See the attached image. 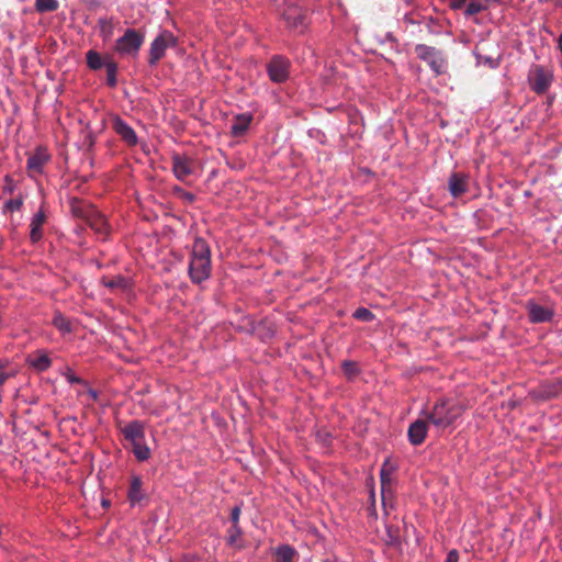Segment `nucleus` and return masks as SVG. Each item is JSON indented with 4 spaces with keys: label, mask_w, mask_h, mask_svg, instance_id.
<instances>
[{
    "label": "nucleus",
    "mask_w": 562,
    "mask_h": 562,
    "mask_svg": "<svg viewBox=\"0 0 562 562\" xmlns=\"http://www.w3.org/2000/svg\"><path fill=\"white\" fill-rule=\"evenodd\" d=\"M448 190L453 198H459L469 190V176L463 172H452L448 179Z\"/></svg>",
    "instance_id": "ddd939ff"
},
{
    "label": "nucleus",
    "mask_w": 562,
    "mask_h": 562,
    "mask_svg": "<svg viewBox=\"0 0 562 562\" xmlns=\"http://www.w3.org/2000/svg\"><path fill=\"white\" fill-rule=\"evenodd\" d=\"M483 10H485V7L483 4H481L480 2L472 1L468 4L464 13L465 15L471 16L482 12Z\"/></svg>",
    "instance_id": "c9c22d12"
},
{
    "label": "nucleus",
    "mask_w": 562,
    "mask_h": 562,
    "mask_svg": "<svg viewBox=\"0 0 562 562\" xmlns=\"http://www.w3.org/2000/svg\"><path fill=\"white\" fill-rule=\"evenodd\" d=\"M176 44V36L169 31H162L150 44L148 64L156 65L165 56L166 49Z\"/></svg>",
    "instance_id": "423d86ee"
},
{
    "label": "nucleus",
    "mask_w": 562,
    "mask_h": 562,
    "mask_svg": "<svg viewBox=\"0 0 562 562\" xmlns=\"http://www.w3.org/2000/svg\"><path fill=\"white\" fill-rule=\"evenodd\" d=\"M70 209L74 216L78 218L87 221L88 214L90 213V209H93L92 206L85 205L80 200L72 199L70 201Z\"/></svg>",
    "instance_id": "bb28decb"
},
{
    "label": "nucleus",
    "mask_w": 562,
    "mask_h": 562,
    "mask_svg": "<svg viewBox=\"0 0 562 562\" xmlns=\"http://www.w3.org/2000/svg\"><path fill=\"white\" fill-rule=\"evenodd\" d=\"M241 528L239 526H232L227 529L226 543L229 547L240 550L244 548V544L241 543Z\"/></svg>",
    "instance_id": "412c9836"
},
{
    "label": "nucleus",
    "mask_w": 562,
    "mask_h": 562,
    "mask_svg": "<svg viewBox=\"0 0 562 562\" xmlns=\"http://www.w3.org/2000/svg\"><path fill=\"white\" fill-rule=\"evenodd\" d=\"M341 369L344 373L349 378L352 379L356 375L359 374V368L358 364L355 361L351 360H345L341 363Z\"/></svg>",
    "instance_id": "72a5a7b5"
},
{
    "label": "nucleus",
    "mask_w": 562,
    "mask_h": 562,
    "mask_svg": "<svg viewBox=\"0 0 562 562\" xmlns=\"http://www.w3.org/2000/svg\"><path fill=\"white\" fill-rule=\"evenodd\" d=\"M459 561V553L457 550H451L448 552L446 561L445 562H458Z\"/></svg>",
    "instance_id": "a19ab883"
},
{
    "label": "nucleus",
    "mask_w": 562,
    "mask_h": 562,
    "mask_svg": "<svg viewBox=\"0 0 562 562\" xmlns=\"http://www.w3.org/2000/svg\"><path fill=\"white\" fill-rule=\"evenodd\" d=\"M171 169L175 177L182 182L194 173L195 162L187 155L173 154L171 156Z\"/></svg>",
    "instance_id": "6e6552de"
},
{
    "label": "nucleus",
    "mask_w": 562,
    "mask_h": 562,
    "mask_svg": "<svg viewBox=\"0 0 562 562\" xmlns=\"http://www.w3.org/2000/svg\"><path fill=\"white\" fill-rule=\"evenodd\" d=\"M427 418H418L408 427L407 436L413 446H419L425 441L427 435Z\"/></svg>",
    "instance_id": "2eb2a0df"
},
{
    "label": "nucleus",
    "mask_w": 562,
    "mask_h": 562,
    "mask_svg": "<svg viewBox=\"0 0 562 562\" xmlns=\"http://www.w3.org/2000/svg\"><path fill=\"white\" fill-rule=\"evenodd\" d=\"M23 205V199L22 196H19L16 199H10L8 200L4 205L3 210L9 212L19 211Z\"/></svg>",
    "instance_id": "f704fd0d"
},
{
    "label": "nucleus",
    "mask_w": 562,
    "mask_h": 562,
    "mask_svg": "<svg viewBox=\"0 0 562 562\" xmlns=\"http://www.w3.org/2000/svg\"><path fill=\"white\" fill-rule=\"evenodd\" d=\"M415 53L417 57L428 64L430 69L437 75H441L446 70L447 59L443 56L441 50L432 46H428L425 44H418L415 47Z\"/></svg>",
    "instance_id": "39448f33"
},
{
    "label": "nucleus",
    "mask_w": 562,
    "mask_h": 562,
    "mask_svg": "<svg viewBox=\"0 0 562 562\" xmlns=\"http://www.w3.org/2000/svg\"><path fill=\"white\" fill-rule=\"evenodd\" d=\"M112 130L130 147L137 144L138 137L132 126H130L121 116L114 115L111 119Z\"/></svg>",
    "instance_id": "9d476101"
},
{
    "label": "nucleus",
    "mask_w": 562,
    "mask_h": 562,
    "mask_svg": "<svg viewBox=\"0 0 562 562\" xmlns=\"http://www.w3.org/2000/svg\"><path fill=\"white\" fill-rule=\"evenodd\" d=\"M88 396L92 400V401H97L98 400V392L93 389H90L88 391Z\"/></svg>",
    "instance_id": "79ce46f5"
},
{
    "label": "nucleus",
    "mask_w": 562,
    "mask_h": 562,
    "mask_svg": "<svg viewBox=\"0 0 562 562\" xmlns=\"http://www.w3.org/2000/svg\"><path fill=\"white\" fill-rule=\"evenodd\" d=\"M211 249L207 241L196 237L192 245L189 277L192 283L200 284L211 277Z\"/></svg>",
    "instance_id": "f257e3e1"
},
{
    "label": "nucleus",
    "mask_w": 562,
    "mask_h": 562,
    "mask_svg": "<svg viewBox=\"0 0 562 562\" xmlns=\"http://www.w3.org/2000/svg\"><path fill=\"white\" fill-rule=\"evenodd\" d=\"M384 541L390 547L401 546V530L397 526L386 525Z\"/></svg>",
    "instance_id": "5701e85b"
},
{
    "label": "nucleus",
    "mask_w": 562,
    "mask_h": 562,
    "mask_svg": "<svg viewBox=\"0 0 562 562\" xmlns=\"http://www.w3.org/2000/svg\"><path fill=\"white\" fill-rule=\"evenodd\" d=\"M240 514H241V508L240 506H235L232 512H231V521H232V526H239V517H240Z\"/></svg>",
    "instance_id": "4c0bfd02"
},
{
    "label": "nucleus",
    "mask_w": 562,
    "mask_h": 562,
    "mask_svg": "<svg viewBox=\"0 0 562 562\" xmlns=\"http://www.w3.org/2000/svg\"><path fill=\"white\" fill-rule=\"evenodd\" d=\"M352 317L356 318L357 321L369 323V322L374 321L375 315L370 310H368L366 307H358L353 312Z\"/></svg>",
    "instance_id": "473e14b6"
},
{
    "label": "nucleus",
    "mask_w": 562,
    "mask_h": 562,
    "mask_svg": "<svg viewBox=\"0 0 562 562\" xmlns=\"http://www.w3.org/2000/svg\"><path fill=\"white\" fill-rule=\"evenodd\" d=\"M46 222V214L43 209H40L31 220L30 224V239L33 244H36L43 238V226Z\"/></svg>",
    "instance_id": "dca6fc26"
},
{
    "label": "nucleus",
    "mask_w": 562,
    "mask_h": 562,
    "mask_svg": "<svg viewBox=\"0 0 562 562\" xmlns=\"http://www.w3.org/2000/svg\"><path fill=\"white\" fill-rule=\"evenodd\" d=\"M297 552L291 546H280L276 550V562H294Z\"/></svg>",
    "instance_id": "4be33fe9"
},
{
    "label": "nucleus",
    "mask_w": 562,
    "mask_h": 562,
    "mask_svg": "<svg viewBox=\"0 0 562 562\" xmlns=\"http://www.w3.org/2000/svg\"><path fill=\"white\" fill-rule=\"evenodd\" d=\"M99 27H100V36L103 40H109L113 35V23L112 20H109L106 18H101L98 21Z\"/></svg>",
    "instance_id": "c756f323"
},
{
    "label": "nucleus",
    "mask_w": 562,
    "mask_h": 562,
    "mask_svg": "<svg viewBox=\"0 0 562 562\" xmlns=\"http://www.w3.org/2000/svg\"><path fill=\"white\" fill-rule=\"evenodd\" d=\"M49 160V155L46 153V149L38 147L35 153L31 155L27 159V170L31 172L41 173L43 171L44 165Z\"/></svg>",
    "instance_id": "f3484780"
},
{
    "label": "nucleus",
    "mask_w": 562,
    "mask_h": 562,
    "mask_svg": "<svg viewBox=\"0 0 562 562\" xmlns=\"http://www.w3.org/2000/svg\"><path fill=\"white\" fill-rule=\"evenodd\" d=\"M86 63L91 70H99L106 67V55L102 57L97 50L90 49L86 53Z\"/></svg>",
    "instance_id": "aec40b11"
},
{
    "label": "nucleus",
    "mask_w": 562,
    "mask_h": 562,
    "mask_svg": "<svg viewBox=\"0 0 562 562\" xmlns=\"http://www.w3.org/2000/svg\"><path fill=\"white\" fill-rule=\"evenodd\" d=\"M145 34L135 29H127L115 41L114 50L121 56H136L144 44Z\"/></svg>",
    "instance_id": "7ed1b4c3"
},
{
    "label": "nucleus",
    "mask_w": 562,
    "mask_h": 562,
    "mask_svg": "<svg viewBox=\"0 0 562 562\" xmlns=\"http://www.w3.org/2000/svg\"><path fill=\"white\" fill-rule=\"evenodd\" d=\"M286 26L296 32H303L307 26V16L304 10L296 5L288 7L283 13Z\"/></svg>",
    "instance_id": "1a4fd4ad"
},
{
    "label": "nucleus",
    "mask_w": 562,
    "mask_h": 562,
    "mask_svg": "<svg viewBox=\"0 0 562 562\" xmlns=\"http://www.w3.org/2000/svg\"><path fill=\"white\" fill-rule=\"evenodd\" d=\"M530 89L537 94H544L553 82V72L542 65H532L528 72Z\"/></svg>",
    "instance_id": "20e7f679"
},
{
    "label": "nucleus",
    "mask_w": 562,
    "mask_h": 562,
    "mask_svg": "<svg viewBox=\"0 0 562 562\" xmlns=\"http://www.w3.org/2000/svg\"><path fill=\"white\" fill-rule=\"evenodd\" d=\"M251 121L252 115L250 114L237 115L232 124L231 134L235 137L243 136L248 131Z\"/></svg>",
    "instance_id": "6ab92c4d"
},
{
    "label": "nucleus",
    "mask_w": 562,
    "mask_h": 562,
    "mask_svg": "<svg viewBox=\"0 0 562 562\" xmlns=\"http://www.w3.org/2000/svg\"><path fill=\"white\" fill-rule=\"evenodd\" d=\"M124 440L131 445L145 440V425L140 420H132L120 427Z\"/></svg>",
    "instance_id": "f8f14e48"
},
{
    "label": "nucleus",
    "mask_w": 562,
    "mask_h": 562,
    "mask_svg": "<svg viewBox=\"0 0 562 562\" xmlns=\"http://www.w3.org/2000/svg\"><path fill=\"white\" fill-rule=\"evenodd\" d=\"M86 223L100 238L105 239L110 235V226L105 216L95 209H90Z\"/></svg>",
    "instance_id": "9b49d317"
},
{
    "label": "nucleus",
    "mask_w": 562,
    "mask_h": 562,
    "mask_svg": "<svg viewBox=\"0 0 562 562\" xmlns=\"http://www.w3.org/2000/svg\"><path fill=\"white\" fill-rule=\"evenodd\" d=\"M14 190H15L14 180H13V178L11 176L7 175L4 177L3 192L12 194Z\"/></svg>",
    "instance_id": "e433bc0d"
},
{
    "label": "nucleus",
    "mask_w": 562,
    "mask_h": 562,
    "mask_svg": "<svg viewBox=\"0 0 562 562\" xmlns=\"http://www.w3.org/2000/svg\"><path fill=\"white\" fill-rule=\"evenodd\" d=\"M30 366L35 370L43 372L52 366V360L45 351L38 350L29 356Z\"/></svg>",
    "instance_id": "a211bd4d"
},
{
    "label": "nucleus",
    "mask_w": 562,
    "mask_h": 562,
    "mask_svg": "<svg viewBox=\"0 0 562 562\" xmlns=\"http://www.w3.org/2000/svg\"><path fill=\"white\" fill-rule=\"evenodd\" d=\"M68 380L71 382V383H80L81 382V379L80 378H77V376H74V375H70L68 378Z\"/></svg>",
    "instance_id": "37998d69"
},
{
    "label": "nucleus",
    "mask_w": 562,
    "mask_h": 562,
    "mask_svg": "<svg viewBox=\"0 0 562 562\" xmlns=\"http://www.w3.org/2000/svg\"><path fill=\"white\" fill-rule=\"evenodd\" d=\"M176 192L179 193V195L187 202L192 203L195 200V195L191 192L184 191L181 188H176Z\"/></svg>",
    "instance_id": "ea45409f"
},
{
    "label": "nucleus",
    "mask_w": 562,
    "mask_h": 562,
    "mask_svg": "<svg viewBox=\"0 0 562 562\" xmlns=\"http://www.w3.org/2000/svg\"><path fill=\"white\" fill-rule=\"evenodd\" d=\"M106 286L112 288V289L113 288H123V286H125V279L120 276L115 277L106 283Z\"/></svg>",
    "instance_id": "58836bf2"
},
{
    "label": "nucleus",
    "mask_w": 562,
    "mask_h": 562,
    "mask_svg": "<svg viewBox=\"0 0 562 562\" xmlns=\"http://www.w3.org/2000/svg\"><path fill=\"white\" fill-rule=\"evenodd\" d=\"M35 9L40 13L54 12L58 9L57 0H35Z\"/></svg>",
    "instance_id": "2f4dec72"
},
{
    "label": "nucleus",
    "mask_w": 562,
    "mask_h": 562,
    "mask_svg": "<svg viewBox=\"0 0 562 562\" xmlns=\"http://www.w3.org/2000/svg\"><path fill=\"white\" fill-rule=\"evenodd\" d=\"M142 480L138 476H133L131 481V486L128 490V499L132 504H136L142 501Z\"/></svg>",
    "instance_id": "b1692460"
},
{
    "label": "nucleus",
    "mask_w": 562,
    "mask_h": 562,
    "mask_svg": "<svg viewBox=\"0 0 562 562\" xmlns=\"http://www.w3.org/2000/svg\"><path fill=\"white\" fill-rule=\"evenodd\" d=\"M131 448H132V452L135 456V458L137 459V461L143 462V461H146L149 459L150 449L146 445L145 440H142V441L131 445Z\"/></svg>",
    "instance_id": "cd10ccee"
},
{
    "label": "nucleus",
    "mask_w": 562,
    "mask_h": 562,
    "mask_svg": "<svg viewBox=\"0 0 562 562\" xmlns=\"http://www.w3.org/2000/svg\"><path fill=\"white\" fill-rule=\"evenodd\" d=\"M53 324L59 331L64 334L71 331L70 321L60 313L55 314Z\"/></svg>",
    "instance_id": "7c9ffc66"
},
{
    "label": "nucleus",
    "mask_w": 562,
    "mask_h": 562,
    "mask_svg": "<svg viewBox=\"0 0 562 562\" xmlns=\"http://www.w3.org/2000/svg\"><path fill=\"white\" fill-rule=\"evenodd\" d=\"M291 63L281 55L271 57L267 65L269 79L274 83H283L289 79Z\"/></svg>",
    "instance_id": "0eeeda50"
},
{
    "label": "nucleus",
    "mask_w": 562,
    "mask_h": 562,
    "mask_svg": "<svg viewBox=\"0 0 562 562\" xmlns=\"http://www.w3.org/2000/svg\"><path fill=\"white\" fill-rule=\"evenodd\" d=\"M381 497L383 506L389 498H392V480L384 469L381 470Z\"/></svg>",
    "instance_id": "393cba45"
},
{
    "label": "nucleus",
    "mask_w": 562,
    "mask_h": 562,
    "mask_svg": "<svg viewBox=\"0 0 562 562\" xmlns=\"http://www.w3.org/2000/svg\"><path fill=\"white\" fill-rule=\"evenodd\" d=\"M463 412L462 406L448 398L439 400L429 412H424L429 424L437 428L445 429L452 425Z\"/></svg>",
    "instance_id": "f03ea898"
},
{
    "label": "nucleus",
    "mask_w": 562,
    "mask_h": 562,
    "mask_svg": "<svg viewBox=\"0 0 562 562\" xmlns=\"http://www.w3.org/2000/svg\"><path fill=\"white\" fill-rule=\"evenodd\" d=\"M526 308L531 323H544L551 321L553 317V311L551 308L539 305L531 300L526 303Z\"/></svg>",
    "instance_id": "4468645a"
},
{
    "label": "nucleus",
    "mask_w": 562,
    "mask_h": 562,
    "mask_svg": "<svg viewBox=\"0 0 562 562\" xmlns=\"http://www.w3.org/2000/svg\"><path fill=\"white\" fill-rule=\"evenodd\" d=\"M558 48L562 55V33L560 34V36L558 38Z\"/></svg>",
    "instance_id": "c03bdc74"
},
{
    "label": "nucleus",
    "mask_w": 562,
    "mask_h": 562,
    "mask_svg": "<svg viewBox=\"0 0 562 562\" xmlns=\"http://www.w3.org/2000/svg\"><path fill=\"white\" fill-rule=\"evenodd\" d=\"M106 83L109 87L114 88L117 85L116 74H117V64L114 61L113 57L106 55Z\"/></svg>",
    "instance_id": "a878e982"
},
{
    "label": "nucleus",
    "mask_w": 562,
    "mask_h": 562,
    "mask_svg": "<svg viewBox=\"0 0 562 562\" xmlns=\"http://www.w3.org/2000/svg\"><path fill=\"white\" fill-rule=\"evenodd\" d=\"M131 448H132V452L135 456V458L137 459V461L143 462V461H146L149 459L150 449L146 445L145 440H142V441L131 445Z\"/></svg>",
    "instance_id": "c85d7f7f"
}]
</instances>
